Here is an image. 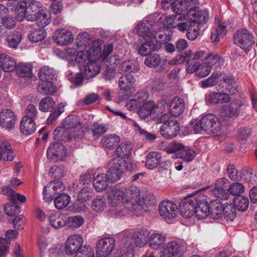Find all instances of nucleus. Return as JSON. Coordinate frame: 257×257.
Wrapping results in <instances>:
<instances>
[{
    "label": "nucleus",
    "instance_id": "c03bdc74",
    "mask_svg": "<svg viewBox=\"0 0 257 257\" xmlns=\"http://www.w3.org/2000/svg\"><path fill=\"white\" fill-rule=\"evenodd\" d=\"M49 221L51 225L55 228L64 226L67 222L66 217L64 215L53 213L49 216Z\"/></svg>",
    "mask_w": 257,
    "mask_h": 257
},
{
    "label": "nucleus",
    "instance_id": "4468645a",
    "mask_svg": "<svg viewBox=\"0 0 257 257\" xmlns=\"http://www.w3.org/2000/svg\"><path fill=\"white\" fill-rule=\"evenodd\" d=\"M177 209L176 204L169 200H164L160 204L159 213L164 219L170 220L176 217Z\"/></svg>",
    "mask_w": 257,
    "mask_h": 257
},
{
    "label": "nucleus",
    "instance_id": "6ab92c4d",
    "mask_svg": "<svg viewBox=\"0 0 257 257\" xmlns=\"http://www.w3.org/2000/svg\"><path fill=\"white\" fill-rule=\"evenodd\" d=\"M16 116L11 110L6 109L0 112V125L3 128H11L15 123Z\"/></svg>",
    "mask_w": 257,
    "mask_h": 257
},
{
    "label": "nucleus",
    "instance_id": "052dcab7",
    "mask_svg": "<svg viewBox=\"0 0 257 257\" xmlns=\"http://www.w3.org/2000/svg\"><path fill=\"white\" fill-rule=\"evenodd\" d=\"M195 154V151L190 147L184 146L178 157L186 162H190L194 159Z\"/></svg>",
    "mask_w": 257,
    "mask_h": 257
},
{
    "label": "nucleus",
    "instance_id": "4c0bfd02",
    "mask_svg": "<svg viewBox=\"0 0 257 257\" xmlns=\"http://www.w3.org/2000/svg\"><path fill=\"white\" fill-rule=\"evenodd\" d=\"M135 82V79L132 74H124L119 78L118 85L121 90L127 91L133 87Z\"/></svg>",
    "mask_w": 257,
    "mask_h": 257
},
{
    "label": "nucleus",
    "instance_id": "2f4dec72",
    "mask_svg": "<svg viewBox=\"0 0 257 257\" xmlns=\"http://www.w3.org/2000/svg\"><path fill=\"white\" fill-rule=\"evenodd\" d=\"M161 161V154L157 152L149 153L146 157V167L149 169L156 168Z\"/></svg>",
    "mask_w": 257,
    "mask_h": 257
},
{
    "label": "nucleus",
    "instance_id": "0eeeda50",
    "mask_svg": "<svg viewBox=\"0 0 257 257\" xmlns=\"http://www.w3.org/2000/svg\"><path fill=\"white\" fill-rule=\"evenodd\" d=\"M156 24L158 25V21L152 22L149 21H144L139 23L136 27L137 34L142 37L144 40L153 39V37H154V31L160 29L157 27L156 28H154Z\"/></svg>",
    "mask_w": 257,
    "mask_h": 257
},
{
    "label": "nucleus",
    "instance_id": "49530a36",
    "mask_svg": "<svg viewBox=\"0 0 257 257\" xmlns=\"http://www.w3.org/2000/svg\"><path fill=\"white\" fill-rule=\"evenodd\" d=\"M139 70L138 64L134 63L133 60L125 61L119 66L118 70L120 73H136Z\"/></svg>",
    "mask_w": 257,
    "mask_h": 257
},
{
    "label": "nucleus",
    "instance_id": "c85d7f7f",
    "mask_svg": "<svg viewBox=\"0 0 257 257\" xmlns=\"http://www.w3.org/2000/svg\"><path fill=\"white\" fill-rule=\"evenodd\" d=\"M222 81L223 87L227 92L232 95L237 92L238 85L234 76L233 75H225L223 76Z\"/></svg>",
    "mask_w": 257,
    "mask_h": 257
},
{
    "label": "nucleus",
    "instance_id": "c9c22d12",
    "mask_svg": "<svg viewBox=\"0 0 257 257\" xmlns=\"http://www.w3.org/2000/svg\"><path fill=\"white\" fill-rule=\"evenodd\" d=\"M149 232L146 229H141L134 234V242L136 246H144L149 239Z\"/></svg>",
    "mask_w": 257,
    "mask_h": 257
},
{
    "label": "nucleus",
    "instance_id": "69168bd1",
    "mask_svg": "<svg viewBox=\"0 0 257 257\" xmlns=\"http://www.w3.org/2000/svg\"><path fill=\"white\" fill-rule=\"evenodd\" d=\"M167 106L166 101L164 99L158 101L156 104L154 103V108L153 112L155 117H159L160 114L165 113Z\"/></svg>",
    "mask_w": 257,
    "mask_h": 257
},
{
    "label": "nucleus",
    "instance_id": "58836bf2",
    "mask_svg": "<svg viewBox=\"0 0 257 257\" xmlns=\"http://www.w3.org/2000/svg\"><path fill=\"white\" fill-rule=\"evenodd\" d=\"M124 192L119 189L113 188L109 194V203L115 206L122 202L124 200Z\"/></svg>",
    "mask_w": 257,
    "mask_h": 257
},
{
    "label": "nucleus",
    "instance_id": "a878e982",
    "mask_svg": "<svg viewBox=\"0 0 257 257\" xmlns=\"http://www.w3.org/2000/svg\"><path fill=\"white\" fill-rule=\"evenodd\" d=\"M209 215L214 219H218L222 215L224 205L219 199H215L209 201Z\"/></svg>",
    "mask_w": 257,
    "mask_h": 257
},
{
    "label": "nucleus",
    "instance_id": "3c124183",
    "mask_svg": "<svg viewBox=\"0 0 257 257\" xmlns=\"http://www.w3.org/2000/svg\"><path fill=\"white\" fill-rule=\"evenodd\" d=\"M55 105V102L50 96L42 98L39 103V109L43 112L51 111Z\"/></svg>",
    "mask_w": 257,
    "mask_h": 257
},
{
    "label": "nucleus",
    "instance_id": "de8ad7c7",
    "mask_svg": "<svg viewBox=\"0 0 257 257\" xmlns=\"http://www.w3.org/2000/svg\"><path fill=\"white\" fill-rule=\"evenodd\" d=\"M91 36L86 32L79 33L76 38L77 46L78 48L84 47L85 49L90 47L92 41Z\"/></svg>",
    "mask_w": 257,
    "mask_h": 257
},
{
    "label": "nucleus",
    "instance_id": "9d476101",
    "mask_svg": "<svg viewBox=\"0 0 257 257\" xmlns=\"http://www.w3.org/2000/svg\"><path fill=\"white\" fill-rule=\"evenodd\" d=\"M115 244L113 237H105L99 240L96 245V256L107 257L112 251Z\"/></svg>",
    "mask_w": 257,
    "mask_h": 257
},
{
    "label": "nucleus",
    "instance_id": "f8f14e48",
    "mask_svg": "<svg viewBox=\"0 0 257 257\" xmlns=\"http://www.w3.org/2000/svg\"><path fill=\"white\" fill-rule=\"evenodd\" d=\"M67 150L61 143H54L48 148L47 158L55 161L63 160L66 156Z\"/></svg>",
    "mask_w": 257,
    "mask_h": 257
},
{
    "label": "nucleus",
    "instance_id": "a211bd4d",
    "mask_svg": "<svg viewBox=\"0 0 257 257\" xmlns=\"http://www.w3.org/2000/svg\"><path fill=\"white\" fill-rule=\"evenodd\" d=\"M53 39L58 44L67 45L72 43L74 38L71 32L64 29L57 30L53 36Z\"/></svg>",
    "mask_w": 257,
    "mask_h": 257
},
{
    "label": "nucleus",
    "instance_id": "423d86ee",
    "mask_svg": "<svg viewBox=\"0 0 257 257\" xmlns=\"http://www.w3.org/2000/svg\"><path fill=\"white\" fill-rule=\"evenodd\" d=\"M241 106L240 102H235L222 105L220 109L222 122L226 125L231 124L232 121L238 116Z\"/></svg>",
    "mask_w": 257,
    "mask_h": 257
},
{
    "label": "nucleus",
    "instance_id": "338daca9",
    "mask_svg": "<svg viewBox=\"0 0 257 257\" xmlns=\"http://www.w3.org/2000/svg\"><path fill=\"white\" fill-rule=\"evenodd\" d=\"M36 21H37V23L39 27L44 28L47 26L51 21L50 13L43 9L41 14H39L38 20H36Z\"/></svg>",
    "mask_w": 257,
    "mask_h": 257
},
{
    "label": "nucleus",
    "instance_id": "1a4fd4ad",
    "mask_svg": "<svg viewBox=\"0 0 257 257\" xmlns=\"http://www.w3.org/2000/svg\"><path fill=\"white\" fill-rule=\"evenodd\" d=\"M185 18L184 15L162 16L157 20L158 25L156 24L154 28L157 27L160 28V29L176 28L180 21H183Z\"/></svg>",
    "mask_w": 257,
    "mask_h": 257
},
{
    "label": "nucleus",
    "instance_id": "2eb2a0df",
    "mask_svg": "<svg viewBox=\"0 0 257 257\" xmlns=\"http://www.w3.org/2000/svg\"><path fill=\"white\" fill-rule=\"evenodd\" d=\"M65 187L61 181L55 180L50 182L48 185L44 188L43 196L46 201H52L54 198V193L61 194Z\"/></svg>",
    "mask_w": 257,
    "mask_h": 257
},
{
    "label": "nucleus",
    "instance_id": "b1692460",
    "mask_svg": "<svg viewBox=\"0 0 257 257\" xmlns=\"http://www.w3.org/2000/svg\"><path fill=\"white\" fill-rule=\"evenodd\" d=\"M17 66L15 60L11 56L2 53L0 54V67L5 72L14 71Z\"/></svg>",
    "mask_w": 257,
    "mask_h": 257
},
{
    "label": "nucleus",
    "instance_id": "680f3d73",
    "mask_svg": "<svg viewBox=\"0 0 257 257\" xmlns=\"http://www.w3.org/2000/svg\"><path fill=\"white\" fill-rule=\"evenodd\" d=\"M39 90L43 95H51L56 92V87L52 82H43L39 85Z\"/></svg>",
    "mask_w": 257,
    "mask_h": 257
},
{
    "label": "nucleus",
    "instance_id": "7c9ffc66",
    "mask_svg": "<svg viewBox=\"0 0 257 257\" xmlns=\"http://www.w3.org/2000/svg\"><path fill=\"white\" fill-rule=\"evenodd\" d=\"M120 138L115 134L105 135L101 140L103 147L110 150H112L120 142Z\"/></svg>",
    "mask_w": 257,
    "mask_h": 257
},
{
    "label": "nucleus",
    "instance_id": "20e7f679",
    "mask_svg": "<svg viewBox=\"0 0 257 257\" xmlns=\"http://www.w3.org/2000/svg\"><path fill=\"white\" fill-rule=\"evenodd\" d=\"M63 126L57 127L53 132V138L54 140L66 142L70 140L69 133L66 129L75 128L80 125L78 116L72 115L68 116L63 122Z\"/></svg>",
    "mask_w": 257,
    "mask_h": 257
},
{
    "label": "nucleus",
    "instance_id": "37998d69",
    "mask_svg": "<svg viewBox=\"0 0 257 257\" xmlns=\"http://www.w3.org/2000/svg\"><path fill=\"white\" fill-rule=\"evenodd\" d=\"M107 130L108 127L106 124H101L97 122H94L91 128H89V131L91 132L92 137L95 140L99 139Z\"/></svg>",
    "mask_w": 257,
    "mask_h": 257
},
{
    "label": "nucleus",
    "instance_id": "ea45409f",
    "mask_svg": "<svg viewBox=\"0 0 257 257\" xmlns=\"http://www.w3.org/2000/svg\"><path fill=\"white\" fill-rule=\"evenodd\" d=\"M38 76L43 82H52L55 79V74L53 69L48 66H44L40 70Z\"/></svg>",
    "mask_w": 257,
    "mask_h": 257
},
{
    "label": "nucleus",
    "instance_id": "aec40b11",
    "mask_svg": "<svg viewBox=\"0 0 257 257\" xmlns=\"http://www.w3.org/2000/svg\"><path fill=\"white\" fill-rule=\"evenodd\" d=\"M18 234V232L16 229H12L6 232V238L0 237V257H3L9 252L10 240L16 238Z\"/></svg>",
    "mask_w": 257,
    "mask_h": 257
},
{
    "label": "nucleus",
    "instance_id": "a19ab883",
    "mask_svg": "<svg viewBox=\"0 0 257 257\" xmlns=\"http://www.w3.org/2000/svg\"><path fill=\"white\" fill-rule=\"evenodd\" d=\"M46 36V32L43 28L34 29L29 31L28 39L32 43L42 41Z\"/></svg>",
    "mask_w": 257,
    "mask_h": 257
},
{
    "label": "nucleus",
    "instance_id": "bb28decb",
    "mask_svg": "<svg viewBox=\"0 0 257 257\" xmlns=\"http://www.w3.org/2000/svg\"><path fill=\"white\" fill-rule=\"evenodd\" d=\"M182 247L176 241H172L167 244L162 251L160 257H173L182 251Z\"/></svg>",
    "mask_w": 257,
    "mask_h": 257
},
{
    "label": "nucleus",
    "instance_id": "412c9836",
    "mask_svg": "<svg viewBox=\"0 0 257 257\" xmlns=\"http://www.w3.org/2000/svg\"><path fill=\"white\" fill-rule=\"evenodd\" d=\"M28 6H26L25 11V17L29 21H36L38 20V16L41 14L43 8L40 4L34 3L28 4Z\"/></svg>",
    "mask_w": 257,
    "mask_h": 257
},
{
    "label": "nucleus",
    "instance_id": "c756f323",
    "mask_svg": "<svg viewBox=\"0 0 257 257\" xmlns=\"http://www.w3.org/2000/svg\"><path fill=\"white\" fill-rule=\"evenodd\" d=\"M145 41L139 48V53L142 56H147L159 49L158 45L155 43L153 39Z\"/></svg>",
    "mask_w": 257,
    "mask_h": 257
},
{
    "label": "nucleus",
    "instance_id": "bf43d9fd",
    "mask_svg": "<svg viewBox=\"0 0 257 257\" xmlns=\"http://www.w3.org/2000/svg\"><path fill=\"white\" fill-rule=\"evenodd\" d=\"M91 54L88 50H83L78 52L76 55V61L79 64V67L82 68L87 63L91 60Z\"/></svg>",
    "mask_w": 257,
    "mask_h": 257
},
{
    "label": "nucleus",
    "instance_id": "393cba45",
    "mask_svg": "<svg viewBox=\"0 0 257 257\" xmlns=\"http://www.w3.org/2000/svg\"><path fill=\"white\" fill-rule=\"evenodd\" d=\"M111 181L107 174L102 173L98 175L93 180V185L97 192L105 190Z\"/></svg>",
    "mask_w": 257,
    "mask_h": 257
},
{
    "label": "nucleus",
    "instance_id": "7ed1b4c3",
    "mask_svg": "<svg viewBox=\"0 0 257 257\" xmlns=\"http://www.w3.org/2000/svg\"><path fill=\"white\" fill-rule=\"evenodd\" d=\"M205 57V52L199 51L190 55L188 60V67L186 71L189 73L195 72L197 76L200 78L208 75L211 71L210 66L205 62L200 64L201 61Z\"/></svg>",
    "mask_w": 257,
    "mask_h": 257
},
{
    "label": "nucleus",
    "instance_id": "f257e3e1",
    "mask_svg": "<svg viewBox=\"0 0 257 257\" xmlns=\"http://www.w3.org/2000/svg\"><path fill=\"white\" fill-rule=\"evenodd\" d=\"M82 237L78 234L71 235L65 242V251L72 255L77 252L75 257H94V250L89 246H82Z\"/></svg>",
    "mask_w": 257,
    "mask_h": 257
},
{
    "label": "nucleus",
    "instance_id": "13d9d810",
    "mask_svg": "<svg viewBox=\"0 0 257 257\" xmlns=\"http://www.w3.org/2000/svg\"><path fill=\"white\" fill-rule=\"evenodd\" d=\"M66 105V103H59L54 111L50 114L46 120L47 124H52L53 122L57 119L58 117L64 111V107Z\"/></svg>",
    "mask_w": 257,
    "mask_h": 257
},
{
    "label": "nucleus",
    "instance_id": "473e14b6",
    "mask_svg": "<svg viewBox=\"0 0 257 257\" xmlns=\"http://www.w3.org/2000/svg\"><path fill=\"white\" fill-rule=\"evenodd\" d=\"M205 57L203 60H205V62L211 68L212 67L215 68L219 67L223 65L224 63V59L217 54L211 53L208 54L205 52Z\"/></svg>",
    "mask_w": 257,
    "mask_h": 257
},
{
    "label": "nucleus",
    "instance_id": "5701e85b",
    "mask_svg": "<svg viewBox=\"0 0 257 257\" xmlns=\"http://www.w3.org/2000/svg\"><path fill=\"white\" fill-rule=\"evenodd\" d=\"M185 110L184 100L180 97H175L171 100L169 105L170 114L173 116L181 115Z\"/></svg>",
    "mask_w": 257,
    "mask_h": 257
},
{
    "label": "nucleus",
    "instance_id": "774afa93",
    "mask_svg": "<svg viewBox=\"0 0 257 257\" xmlns=\"http://www.w3.org/2000/svg\"><path fill=\"white\" fill-rule=\"evenodd\" d=\"M93 196V191L88 187H83L78 194V199L81 202H85L89 200Z\"/></svg>",
    "mask_w": 257,
    "mask_h": 257
},
{
    "label": "nucleus",
    "instance_id": "09e8293b",
    "mask_svg": "<svg viewBox=\"0 0 257 257\" xmlns=\"http://www.w3.org/2000/svg\"><path fill=\"white\" fill-rule=\"evenodd\" d=\"M32 66L28 63H21L17 65L15 70L19 77H28L32 74Z\"/></svg>",
    "mask_w": 257,
    "mask_h": 257
},
{
    "label": "nucleus",
    "instance_id": "5fc2aeb1",
    "mask_svg": "<svg viewBox=\"0 0 257 257\" xmlns=\"http://www.w3.org/2000/svg\"><path fill=\"white\" fill-rule=\"evenodd\" d=\"M150 246L154 249H157L162 246L164 243L165 237L161 234H152L149 238Z\"/></svg>",
    "mask_w": 257,
    "mask_h": 257
},
{
    "label": "nucleus",
    "instance_id": "dca6fc26",
    "mask_svg": "<svg viewBox=\"0 0 257 257\" xmlns=\"http://www.w3.org/2000/svg\"><path fill=\"white\" fill-rule=\"evenodd\" d=\"M180 124L177 120H172L168 124H162L160 128V134L166 139H172L180 133Z\"/></svg>",
    "mask_w": 257,
    "mask_h": 257
},
{
    "label": "nucleus",
    "instance_id": "8fccbe9b",
    "mask_svg": "<svg viewBox=\"0 0 257 257\" xmlns=\"http://www.w3.org/2000/svg\"><path fill=\"white\" fill-rule=\"evenodd\" d=\"M166 32H169L168 29H158L157 31H154L153 40L155 43H167L170 39L169 33L167 34Z\"/></svg>",
    "mask_w": 257,
    "mask_h": 257
},
{
    "label": "nucleus",
    "instance_id": "6e6552de",
    "mask_svg": "<svg viewBox=\"0 0 257 257\" xmlns=\"http://www.w3.org/2000/svg\"><path fill=\"white\" fill-rule=\"evenodd\" d=\"M187 15L190 22H194L195 25L199 27L206 24L209 20L208 12L205 10H200L196 7L189 9Z\"/></svg>",
    "mask_w": 257,
    "mask_h": 257
},
{
    "label": "nucleus",
    "instance_id": "4d7b16f0",
    "mask_svg": "<svg viewBox=\"0 0 257 257\" xmlns=\"http://www.w3.org/2000/svg\"><path fill=\"white\" fill-rule=\"evenodd\" d=\"M106 206L105 197L103 196H98L92 201L91 207L97 212L102 211Z\"/></svg>",
    "mask_w": 257,
    "mask_h": 257
},
{
    "label": "nucleus",
    "instance_id": "f3484780",
    "mask_svg": "<svg viewBox=\"0 0 257 257\" xmlns=\"http://www.w3.org/2000/svg\"><path fill=\"white\" fill-rule=\"evenodd\" d=\"M197 205L196 207L195 216L198 219L206 218L210 213V199L206 196L197 198Z\"/></svg>",
    "mask_w": 257,
    "mask_h": 257
},
{
    "label": "nucleus",
    "instance_id": "e433bc0d",
    "mask_svg": "<svg viewBox=\"0 0 257 257\" xmlns=\"http://www.w3.org/2000/svg\"><path fill=\"white\" fill-rule=\"evenodd\" d=\"M155 197L151 193L146 192L143 195L142 201L140 203L139 208H143L146 211L150 210L156 204Z\"/></svg>",
    "mask_w": 257,
    "mask_h": 257
},
{
    "label": "nucleus",
    "instance_id": "cd10ccee",
    "mask_svg": "<svg viewBox=\"0 0 257 257\" xmlns=\"http://www.w3.org/2000/svg\"><path fill=\"white\" fill-rule=\"evenodd\" d=\"M161 62V58L160 55L157 53H154L152 55L148 56L145 60V64L149 68H156V71L161 72L165 70V67L159 65Z\"/></svg>",
    "mask_w": 257,
    "mask_h": 257
},
{
    "label": "nucleus",
    "instance_id": "f03ea898",
    "mask_svg": "<svg viewBox=\"0 0 257 257\" xmlns=\"http://www.w3.org/2000/svg\"><path fill=\"white\" fill-rule=\"evenodd\" d=\"M191 125L195 133H201L203 131L207 134H216L221 129L220 122L218 117L212 113L203 116L199 121L192 120Z\"/></svg>",
    "mask_w": 257,
    "mask_h": 257
},
{
    "label": "nucleus",
    "instance_id": "ddd939ff",
    "mask_svg": "<svg viewBox=\"0 0 257 257\" xmlns=\"http://www.w3.org/2000/svg\"><path fill=\"white\" fill-rule=\"evenodd\" d=\"M124 200L126 202L127 207L131 210L139 209L140 203L138 202L139 191L136 187H131L124 192Z\"/></svg>",
    "mask_w": 257,
    "mask_h": 257
},
{
    "label": "nucleus",
    "instance_id": "79ce46f5",
    "mask_svg": "<svg viewBox=\"0 0 257 257\" xmlns=\"http://www.w3.org/2000/svg\"><path fill=\"white\" fill-rule=\"evenodd\" d=\"M132 148L133 146L131 143H122L116 149L114 153L118 157H128L131 154Z\"/></svg>",
    "mask_w": 257,
    "mask_h": 257
},
{
    "label": "nucleus",
    "instance_id": "864d4df0",
    "mask_svg": "<svg viewBox=\"0 0 257 257\" xmlns=\"http://www.w3.org/2000/svg\"><path fill=\"white\" fill-rule=\"evenodd\" d=\"M233 203L236 209L241 211H246L249 205L248 199L243 195L234 197Z\"/></svg>",
    "mask_w": 257,
    "mask_h": 257
},
{
    "label": "nucleus",
    "instance_id": "f704fd0d",
    "mask_svg": "<svg viewBox=\"0 0 257 257\" xmlns=\"http://www.w3.org/2000/svg\"><path fill=\"white\" fill-rule=\"evenodd\" d=\"M140 107L138 114L141 118L145 119L150 116L153 119H155L154 112H153V108H154L153 101H148V102H146Z\"/></svg>",
    "mask_w": 257,
    "mask_h": 257
},
{
    "label": "nucleus",
    "instance_id": "72a5a7b5",
    "mask_svg": "<svg viewBox=\"0 0 257 257\" xmlns=\"http://www.w3.org/2000/svg\"><path fill=\"white\" fill-rule=\"evenodd\" d=\"M20 129L22 133L25 135L33 134L36 130L34 120L23 117L21 122Z\"/></svg>",
    "mask_w": 257,
    "mask_h": 257
},
{
    "label": "nucleus",
    "instance_id": "e2e57ef3",
    "mask_svg": "<svg viewBox=\"0 0 257 257\" xmlns=\"http://www.w3.org/2000/svg\"><path fill=\"white\" fill-rule=\"evenodd\" d=\"M236 207L231 204L224 206L222 214L227 221H233L236 216Z\"/></svg>",
    "mask_w": 257,
    "mask_h": 257
},
{
    "label": "nucleus",
    "instance_id": "a18cd8bd",
    "mask_svg": "<svg viewBox=\"0 0 257 257\" xmlns=\"http://www.w3.org/2000/svg\"><path fill=\"white\" fill-rule=\"evenodd\" d=\"M15 156L12 147L9 143L0 146V160L11 161L13 160Z\"/></svg>",
    "mask_w": 257,
    "mask_h": 257
},
{
    "label": "nucleus",
    "instance_id": "9b49d317",
    "mask_svg": "<svg viewBox=\"0 0 257 257\" xmlns=\"http://www.w3.org/2000/svg\"><path fill=\"white\" fill-rule=\"evenodd\" d=\"M197 202V198L196 197L184 199L179 205L180 214L185 218L193 216L195 214Z\"/></svg>",
    "mask_w": 257,
    "mask_h": 257
},
{
    "label": "nucleus",
    "instance_id": "39448f33",
    "mask_svg": "<svg viewBox=\"0 0 257 257\" xmlns=\"http://www.w3.org/2000/svg\"><path fill=\"white\" fill-rule=\"evenodd\" d=\"M234 44L245 52L250 51L255 44L253 35L248 30L241 29L234 34Z\"/></svg>",
    "mask_w": 257,
    "mask_h": 257
},
{
    "label": "nucleus",
    "instance_id": "4be33fe9",
    "mask_svg": "<svg viewBox=\"0 0 257 257\" xmlns=\"http://www.w3.org/2000/svg\"><path fill=\"white\" fill-rule=\"evenodd\" d=\"M80 70L83 71L85 76L88 79L94 77L99 73L100 66L96 60H91L89 63H87L81 68Z\"/></svg>",
    "mask_w": 257,
    "mask_h": 257
},
{
    "label": "nucleus",
    "instance_id": "0e129e2a",
    "mask_svg": "<svg viewBox=\"0 0 257 257\" xmlns=\"http://www.w3.org/2000/svg\"><path fill=\"white\" fill-rule=\"evenodd\" d=\"M186 9V3L184 0H176L171 3V10L176 15H183L182 13Z\"/></svg>",
    "mask_w": 257,
    "mask_h": 257
},
{
    "label": "nucleus",
    "instance_id": "6e6d98bb",
    "mask_svg": "<svg viewBox=\"0 0 257 257\" xmlns=\"http://www.w3.org/2000/svg\"><path fill=\"white\" fill-rule=\"evenodd\" d=\"M22 40L21 34L14 31L7 37V41L8 46L11 48H16L20 44Z\"/></svg>",
    "mask_w": 257,
    "mask_h": 257
},
{
    "label": "nucleus",
    "instance_id": "603ef678",
    "mask_svg": "<svg viewBox=\"0 0 257 257\" xmlns=\"http://www.w3.org/2000/svg\"><path fill=\"white\" fill-rule=\"evenodd\" d=\"M70 197L67 194L62 193L56 197L54 203L56 208L61 209L66 207L70 202Z\"/></svg>",
    "mask_w": 257,
    "mask_h": 257
}]
</instances>
